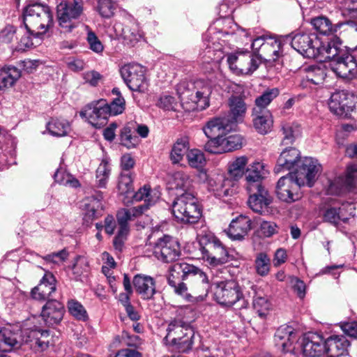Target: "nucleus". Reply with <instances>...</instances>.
Instances as JSON below:
<instances>
[{"instance_id": "f257e3e1", "label": "nucleus", "mask_w": 357, "mask_h": 357, "mask_svg": "<svg viewBox=\"0 0 357 357\" xmlns=\"http://www.w3.org/2000/svg\"><path fill=\"white\" fill-rule=\"evenodd\" d=\"M224 25L220 32L217 34L216 26H211L204 36V45L205 48L201 54L204 63L212 62L215 68L218 67V63L225 57L223 48L224 40H220L219 34L229 35L233 34L235 29L238 30V34L241 38L242 43L245 45L251 42L250 47L255 54H261L263 47L266 42V37L264 36L253 38L250 33L244 29H239L236 24H234L230 19H222L216 22L217 26Z\"/></svg>"}, {"instance_id": "f03ea898", "label": "nucleus", "mask_w": 357, "mask_h": 357, "mask_svg": "<svg viewBox=\"0 0 357 357\" xmlns=\"http://www.w3.org/2000/svg\"><path fill=\"white\" fill-rule=\"evenodd\" d=\"M321 170V166L316 159L306 158L300 169L289 172L278 180L276 185L278 197L287 203L298 200L300 188L305 185L312 187Z\"/></svg>"}, {"instance_id": "7ed1b4c3", "label": "nucleus", "mask_w": 357, "mask_h": 357, "mask_svg": "<svg viewBox=\"0 0 357 357\" xmlns=\"http://www.w3.org/2000/svg\"><path fill=\"white\" fill-rule=\"evenodd\" d=\"M290 40L291 47L309 59H317L321 61H326L337 54V49L333 46V40L324 44L318 36L310 31L297 30L285 36Z\"/></svg>"}, {"instance_id": "20e7f679", "label": "nucleus", "mask_w": 357, "mask_h": 357, "mask_svg": "<svg viewBox=\"0 0 357 357\" xmlns=\"http://www.w3.org/2000/svg\"><path fill=\"white\" fill-rule=\"evenodd\" d=\"M23 22L25 29L33 33L37 37H40L52 25V10L46 4L40 3L29 4L23 10Z\"/></svg>"}, {"instance_id": "39448f33", "label": "nucleus", "mask_w": 357, "mask_h": 357, "mask_svg": "<svg viewBox=\"0 0 357 357\" xmlns=\"http://www.w3.org/2000/svg\"><path fill=\"white\" fill-rule=\"evenodd\" d=\"M214 298L220 305L235 309L246 308L245 301L241 288L237 281L229 280L215 284Z\"/></svg>"}, {"instance_id": "423d86ee", "label": "nucleus", "mask_w": 357, "mask_h": 357, "mask_svg": "<svg viewBox=\"0 0 357 357\" xmlns=\"http://www.w3.org/2000/svg\"><path fill=\"white\" fill-rule=\"evenodd\" d=\"M84 0H61L56 6V19L61 32L70 33L78 26L84 13Z\"/></svg>"}, {"instance_id": "0eeeda50", "label": "nucleus", "mask_w": 357, "mask_h": 357, "mask_svg": "<svg viewBox=\"0 0 357 357\" xmlns=\"http://www.w3.org/2000/svg\"><path fill=\"white\" fill-rule=\"evenodd\" d=\"M175 218L183 223H195L202 215L197 199L192 192L182 193L172 204Z\"/></svg>"}, {"instance_id": "6e6552de", "label": "nucleus", "mask_w": 357, "mask_h": 357, "mask_svg": "<svg viewBox=\"0 0 357 357\" xmlns=\"http://www.w3.org/2000/svg\"><path fill=\"white\" fill-rule=\"evenodd\" d=\"M199 245L202 258L212 266L226 264L232 259L220 240L212 234L201 236Z\"/></svg>"}, {"instance_id": "1a4fd4ad", "label": "nucleus", "mask_w": 357, "mask_h": 357, "mask_svg": "<svg viewBox=\"0 0 357 357\" xmlns=\"http://www.w3.org/2000/svg\"><path fill=\"white\" fill-rule=\"evenodd\" d=\"M333 46L337 49L335 56L326 59L331 61V69L339 77L353 79L357 78V61L354 56L341 48V45L333 40Z\"/></svg>"}, {"instance_id": "9d476101", "label": "nucleus", "mask_w": 357, "mask_h": 357, "mask_svg": "<svg viewBox=\"0 0 357 357\" xmlns=\"http://www.w3.org/2000/svg\"><path fill=\"white\" fill-rule=\"evenodd\" d=\"M121 75L128 88L133 91L144 92L148 88L145 68L138 63L124 65L120 70Z\"/></svg>"}, {"instance_id": "9b49d317", "label": "nucleus", "mask_w": 357, "mask_h": 357, "mask_svg": "<svg viewBox=\"0 0 357 357\" xmlns=\"http://www.w3.org/2000/svg\"><path fill=\"white\" fill-rule=\"evenodd\" d=\"M167 331V337H173L172 343L177 345L181 351L187 352L192 349L195 338L192 327L174 321L169 324Z\"/></svg>"}, {"instance_id": "f8f14e48", "label": "nucleus", "mask_w": 357, "mask_h": 357, "mask_svg": "<svg viewBox=\"0 0 357 357\" xmlns=\"http://www.w3.org/2000/svg\"><path fill=\"white\" fill-rule=\"evenodd\" d=\"M242 146L241 135H216L208 137L204 145V149L210 153L222 154L239 149Z\"/></svg>"}, {"instance_id": "ddd939ff", "label": "nucleus", "mask_w": 357, "mask_h": 357, "mask_svg": "<svg viewBox=\"0 0 357 357\" xmlns=\"http://www.w3.org/2000/svg\"><path fill=\"white\" fill-rule=\"evenodd\" d=\"M153 254L162 262H173L181 255L179 243L172 236L164 235L155 242Z\"/></svg>"}, {"instance_id": "4468645a", "label": "nucleus", "mask_w": 357, "mask_h": 357, "mask_svg": "<svg viewBox=\"0 0 357 357\" xmlns=\"http://www.w3.org/2000/svg\"><path fill=\"white\" fill-rule=\"evenodd\" d=\"M17 335V338L20 341V348L22 346H27L35 352L43 351L51 344L50 331L47 330H31L25 331L23 335H19L13 333Z\"/></svg>"}, {"instance_id": "2eb2a0df", "label": "nucleus", "mask_w": 357, "mask_h": 357, "mask_svg": "<svg viewBox=\"0 0 357 357\" xmlns=\"http://www.w3.org/2000/svg\"><path fill=\"white\" fill-rule=\"evenodd\" d=\"M79 115L82 118H85L89 123L96 129L104 127L110 116L109 109L107 107L105 100H100L86 106L84 110L80 112Z\"/></svg>"}, {"instance_id": "dca6fc26", "label": "nucleus", "mask_w": 357, "mask_h": 357, "mask_svg": "<svg viewBox=\"0 0 357 357\" xmlns=\"http://www.w3.org/2000/svg\"><path fill=\"white\" fill-rule=\"evenodd\" d=\"M355 100L356 97L347 91H337L331 95L328 107L334 114L344 117L353 111Z\"/></svg>"}, {"instance_id": "f3484780", "label": "nucleus", "mask_w": 357, "mask_h": 357, "mask_svg": "<svg viewBox=\"0 0 357 357\" xmlns=\"http://www.w3.org/2000/svg\"><path fill=\"white\" fill-rule=\"evenodd\" d=\"M306 158L301 159L300 151L298 149L292 147L287 148L280 153L274 171L279 174L284 171L295 169L294 172H297Z\"/></svg>"}, {"instance_id": "a211bd4d", "label": "nucleus", "mask_w": 357, "mask_h": 357, "mask_svg": "<svg viewBox=\"0 0 357 357\" xmlns=\"http://www.w3.org/2000/svg\"><path fill=\"white\" fill-rule=\"evenodd\" d=\"M234 181L228 178L224 173L213 172L207 185L209 192L217 197L231 196L233 193Z\"/></svg>"}, {"instance_id": "6ab92c4d", "label": "nucleus", "mask_w": 357, "mask_h": 357, "mask_svg": "<svg viewBox=\"0 0 357 357\" xmlns=\"http://www.w3.org/2000/svg\"><path fill=\"white\" fill-rule=\"evenodd\" d=\"M115 30L119 33L123 43L132 47L144 40V38L139 24L135 20H130L123 24H116Z\"/></svg>"}, {"instance_id": "aec40b11", "label": "nucleus", "mask_w": 357, "mask_h": 357, "mask_svg": "<svg viewBox=\"0 0 357 357\" xmlns=\"http://www.w3.org/2000/svg\"><path fill=\"white\" fill-rule=\"evenodd\" d=\"M302 351L306 357H320L326 353L325 340L316 333H309L302 340Z\"/></svg>"}, {"instance_id": "412c9836", "label": "nucleus", "mask_w": 357, "mask_h": 357, "mask_svg": "<svg viewBox=\"0 0 357 357\" xmlns=\"http://www.w3.org/2000/svg\"><path fill=\"white\" fill-rule=\"evenodd\" d=\"M56 293V279L51 273H46L40 283L31 291L33 298L45 301H54Z\"/></svg>"}, {"instance_id": "4be33fe9", "label": "nucleus", "mask_w": 357, "mask_h": 357, "mask_svg": "<svg viewBox=\"0 0 357 357\" xmlns=\"http://www.w3.org/2000/svg\"><path fill=\"white\" fill-rule=\"evenodd\" d=\"M275 346L283 352H290L293 349V344L297 341V332L291 326L282 325L280 326L274 336Z\"/></svg>"}, {"instance_id": "5701e85b", "label": "nucleus", "mask_w": 357, "mask_h": 357, "mask_svg": "<svg viewBox=\"0 0 357 357\" xmlns=\"http://www.w3.org/2000/svg\"><path fill=\"white\" fill-rule=\"evenodd\" d=\"M251 192H253V195L248 199L250 208L259 213L268 212V207L272 202L268 192L261 185H256Z\"/></svg>"}, {"instance_id": "b1692460", "label": "nucleus", "mask_w": 357, "mask_h": 357, "mask_svg": "<svg viewBox=\"0 0 357 357\" xmlns=\"http://www.w3.org/2000/svg\"><path fill=\"white\" fill-rule=\"evenodd\" d=\"M102 195L100 192L83 199L80 208L83 211V220L85 222L90 223L100 215L102 210Z\"/></svg>"}, {"instance_id": "393cba45", "label": "nucleus", "mask_w": 357, "mask_h": 357, "mask_svg": "<svg viewBox=\"0 0 357 357\" xmlns=\"http://www.w3.org/2000/svg\"><path fill=\"white\" fill-rule=\"evenodd\" d=\"M354 207L351 204L339 208L329 207L324 213V220L334 225H338L340 222L346 223L354 216Z\"/></svg>"}, {"instance_id": "a878e982", "label": "nucleus", "mask_w": 357, "mask_h": 357, "mask_svg": "<svg viewBox=\"0 0 357 357\" xmlns=\"http://www.w3.org/2000/svg\"><path fill=\"white\" fill-rule=\"evenodd\" d=\"M349 346V341L344 335H333L325 340L326 353L328 357L347 355Z\"/></svg>"}, {"instance_id": "bb28decb", "label": "nucleus", "mask_w": 357, "mask_h": 357, "mask_svg": "<svg viewBox=\"0 0 357 357\" xmlns=\"http://www.w3.org/2000/svg\"><path fill=\"white\" fill-rule=\"evenodd\" d=\"M357 169H348L345 176H339L329 182V185L327 188L328 194L339 195L344 189H351L355 185Z\"/></svg>"}, {"instance_id": "cd10ccee", "label": "nucleus", "mask_w": 357, "mask_h": 357, "mask_svg": "<svg viewBox=\"0 0 357 357\" xmlns=\"http://www.w3.org/2000/svg\"><path fill=\"white\" fill-rule=\"evenodd\" d=\"M63 313L64 306L61 303L49 301L43 307L41 317L47 325L53 326L61 321Z\"/></svg>"}, {"instance_id": "c85d7f7f", "label": "nucleus", "mask_w": 357, "mask_h": 357, "mask_svg": "<svg viewBox=\"0 0 357 357\" xmlns=\"http://www.w3.org/2000/svg\"><path fill=\"white\" fill-rule=\"evenodd\" d=\"M237 125L234 121L225 116H217L210 119L203 127L204 134L218 132L219 134H227L236 132Z\"/></svg>"}, {"instance_id": "c756f323", "label": "nucleus", "mask_w": 357, "mask_h": 357, "mask_svg": "<svg viewBox=\"0 0 357 357\" xmlns=\"http://www.w3.org/2000/svg\"><path fill=\"white\" fill-rule=\"evenodd\" d=\"M136 292L144 300H149L155 294V283L153 278L146 275H136L132 280Z\"/></svg>"}, {"instance_id": "7c9ffc66", "label": "nucleus", "mask_w": 357, "mask_h": 357, "mask_svg": "<svg viewBox=\"0 0 357 357\" xmlns=\"http://www.w3.org/2000/svg\"><path fill=\"white\" fill-rule=\"evenodd\" d=\"M216 88V84L211 79H197L194 82L195 91V100L199 101L200 108L206 109L209 106V96L213 89Z\"/></svg>"}, {"instance_id": "2f4dec72", "label": "nucleus", "mask_w": 357, "mask_h": 357, "mask_svg": "<svg viewBox=\"0 0 357 357\" xmlns=\"http://www.w3.org/2000/svg\"><path fill=\"white\" fill-rule=\"evenodd\" d=\"M250 229V218L246 215H240L230 223L227 234L233 240H241Z\"/></svg>"}, {"instance_id": "473e14b6", "label": "nucleus", "mask_w": 357, "mask_h": 357, "mask_svg": "<svg viewBox=\"0 0 357 357\" xmlns=\"http://www.w3.org/2000/svg\"><path fill=\"white\" fill-rule=\"evenodd\" d=\"M268 174V170L266 168L264 163L260 162H255L250 165L246 169L245 180L248 183L247 189L248 191L253 190L256 185L261 179L264 178Z\"/></svg>"}, {"instance_id": "72a5a7b5", "label": "nucleus", "mask_w": 357, "mask_h": 357, "mask_svg": "<svg viewBox=\"0 0 357 357\" xmlns=\"http://www.w3.org/2000/svg\"><path fill=\"white\" fill-rule=\"evenodd\" d=\"M252 117L253 126L258 132L265 134L271 132L273 119L270 110L254 111L252 109Z\"/></svg>"}, {"instance_id": "f704fd0d", "label": "nucleus", "mask_w": 357, "mask_h": 357, "mask_svg": "<svg viewBox=\"0 0 357 357\" xmlns=\"http://www.w3.org/2000/svg\"><path fill=\"white\" fill-rule=\"evenodd\" d=\"M282 43L280 38L266 37L260 57L266 61H276L282 53Z\"/></svg>"}, {"instance_id": "c9c22d12", "label": "nucleus", "mask_w": 357, "mask_h": 357, "mask_svg": "<svg viewBox=\"0 0 357 357\" xmlns=\"http://www.w3.org/2000/svg\"><path fill=\"white\" fill-rule=\"evenodd\" d=\"M229 114L231 118L230 121L237 123L242 122L247 112V105L243 97L231 96L228 100Z\"/></svg>"}, {"instance_id": "e433bc0d", "label": "nucleus", "mask_w": 357, "mask_h": 357, "mask_svg": "<svg viewBox=\"0 0 357 357\" xmlns=\"http://www.w3.org/2000/svg\"><path fill=\"white\" fill-rule=\"evenodd\" d=\"M168 183L172 189L181 190L183 193L191 192L192 179L188 174L179 171L169 176Z\"/></svg>"}, {"instance_id": "4c0bfd02", "label": "nucleus", "mask_w": 357, "mask_h": 357, "mask_svg": "<svg viewBox=\"0 0 357 357\" xmlns=\"http://www.w3.org/2000/svg\"><path fill=\"white\" fill-rule=\"evenodd\" d=\"M144 206H137L129 209L122 208L116 214L119 230L129 232L128 222L140 215L144 212Z\"/></svg>"}, {"instance_id": "58836bf2", "label": "nucleus", "mask_w": 357, "mask_h": 357, "mask_svg": "<svg viewBox=\"0 0 357 357\" xmlns=\"http://www.w3.org/2000/svg\"><path fill=\"white\" fill-rule=\"evenodd\" d=\"M195 270V266L192 264L185 262L175 263L169 268L167 280H171L174 284L173 280H186Z\"/></svg>"}, {"instance_id": "ea45409f", "label": "nucleus", "mask_w": 357, "mask_h": 357, "mask_svg": "<svg viewBox=\"0 0 357 357\" xmlns=\"http://www.w3.org/2000/svg\"><path fill=\"white\" fill-rule=\"evenodd\" d=\"M248 162V158L241 155L235 158L227 165V172L229 176L235 181L239 180L246 172V166Z\"/></svg>"}, {"instance_id": "a19ab883", "label": "nucleus", "mask_w": 357, "mask_h": 357, "mask_svg": "<svg viewBox=\"0 0 357 357\" xmlns=\"http://www.w3.org/2000/svg\"><path fill=\"white\" fill-rule=\"evenodd\" d=\"M20 341L17 335L10 330V327H5L0 330V351H11L18 349Z\"/></svg>"}, {"instance_id": "79ce46f5", "label": "nucleus", "mask_w": 357, "mask_h": 357, "mask_svg": "<svg viewBox=\"0 0 357 357\" xmlns=\"http://www.w3.org/2000/svg\"><path fill=\"white\" fill-rule=\"evenodd\" d=\"M304 75L303 78L314 85L323 84L326 77V69L324 66H310L302 69Z\"/></svg>"}, {"instance_id": "37998d69", "label": "nucleus", "mask_w": 357, "mask_h": 357, "mask_svg": "<svg viewBox=\"0 0 357 357\" xmlns=\"http://www.w3.org/2000/svg\"><path fill=\"white\" fill-rule=\"evenodd\" d=\"M21 77L20 70L14 66L3 68L0 70V89L12 86Z\"/></svg>"}, {"instance_id": "c03bdc74", "label": "nucleus", "mask_w": 357, "mask_h": 357, "mask_svg": "<svg viewBox=\"0 0 357 357\" xmlns=\"http://www.w3.org/2000/svg\"><path fill=\"white\" fill-rule=\"evenodd\" d=\"M133 199V201L139 202L144 200L145 204H141L140 206H144V211L146 210L149 206L154 204L159 199V194L158 192L151 191L150 188L144 186L139 189V190L135 194H130Z\"/></svg>"}, {"instance_id": "a18cd8bd", "label": "nucleus", "mask_w": 357, "mask_h": 357, "mask_svg": "<svg viewBox=\"0 0 357 357\" xmlns=\"http://www.w3.org/2000/svg\"><path fill=\"white\" fill-rule=\"evenodd\" d=\"M259 66V61L255 58L249 52H240V59L238 60V65L237 70L242 73H251Z\"/></svg>"}, {"instance_id": "49530a36", "label": "nucleus", "mask_w": 357, "mask_h": 357, "mask_svg": "<svg viewBox=\"0 0 357 357\" xmlns=\"http://www.w3.org/2000/svg\"><path fill=\"white\" fill-rule=\"evenodd\" d=\"M278 95L279 91L276 88L265 91L261 95L256 98L252 109L254 111L268 110L267 107Z\"/></svg>"}, {"instance_id": "de8ad7c7", "label": "nucleus", "mask_w": 357, "mask_h": 357, "mask_svg": "<svg viewBox=\"0 0 357 357\" xmlns=\"http://www.w3.org/2000/svg\"><path fill=\"white\" fill-rule=\"evenodd\" d=\"M47 128L50 134H68L71 131V125L61 117L53 118L47 123Z\"/></svg>"}, {"instance_id": "09e8293b", "label": "nucleus", "mask_w": 357, "mask_h": 357, "mask_svg": "<svg viewBox=\"0 0 357 357\" xmlns=\"http://www.w3.org/2000/svg\"><path fill=\"white\" fill-rule=\"evenodd\" d=\"M189 148V141L187 137L178 139L174 144L170 158L173 163H178L183 159V157L187 149Z\"/></svg>"}, {"instance_id": "8fccbe9b", "label": "nucleus", "mask_w": 357, "mask_h": 357, "mask_svg": "<svg viewBox=\"0 0 357 357\" xmlns=\"http://www.w3.org/2000/svg\"><path fill=\"white\" fill-rule=\"evenodd\" d=\"M157 107L165 111H179L181 103L172 95L163 93L160 96L156 102Z\"/></svg>"}, {"instance_id": "3c124183", "label": "nucleus", "mask_w": 357, "mask_h": 357, "mask_svg": "<svg viewBox=\"0 0 357 357\" xmlns=\"http://www.w3.org/2000/svg\"><path fill=\"white\" fill-rule=\"evenodd\" d=\"M186 158L189 166L196 169L204 168L206 164L204 153L197 149L189 150L186 153Z\"/></svg>"}, {"instance_id": "603ef678", "label": "nucleus", "mask_w": 357, "mask_h": 357, "mask_svg": "<svg viewBox=\"0 0 357 357\" xmlns=\"http://www.w3.org/2000/svg\"><path fill=\"white\" fill-rule=\"evenodd\" d=\"M89 271L87 259L84 257H77L75 263L72 266V273L75 280H80L82 276Z\"/></svg>"}, {"instance_id": "864d4df0", "label": "nucleus", "mask_w": 357, "mask_h": 357, "mask_svg": "<svg viewBox=\"0 0 357 357\" xmlns=\"http://www.w3.org/2000/svg\"><path fill=\"white\" fill-rule=\"evenodd\" d=\"M104 137L109 142L114 139L119 140L120 144L127 149L135 148L139 143L138 135H104Z\"/></svg>"}, {"instance_id": "5fc2aeb1", "label": "nucleus", "mask_w": 357, "mask_h": 357, "mask_svg": "<svg viewBox=\"0 0 357 357\" xmlns=\"http://www.w3.org/2000/svg\"><path fill=\"white\" fill-rule=\"evenodd\" d=\"M97 11L103 18H110L115 13L116 4L113 0H98Z\"/></svg>"}, {"instance_id": "6e6d98bb", "label": "nucleus", "mask_w": 357, "mask_h": 357, "mask_svg": "<svg viewBox=\"0 0 357 357\" xmlns=\"http://www.w3.org/2000/svg\"><path fill=\"white\" fill-rule=\"evenodd\" d=\"M255 268L261 276L267 275L271 269V259L264 252L259 253L255 259Z\"/></svg>"}, {"instance_id": "4d7b16f0", "label": "nucleus", "mask_w": 357, "mask_h": 357, "mask_svg": "<svg viewBox=\"0 0 357 357\" xmlns=\"http://www.w3.org/2000/svg\"><path fill=\"white\" fill-rule=\"evenodd\" d=\"M118 189L121 194L129 197L132 194V178L129 172H122L120 175L118 183Z\"/></svg>"}, {"instance_id": "13d9d810", "label": "nucleus", "mask_w": 357, "mask_h": 357, "mask_svg": "<svg viewBox=\"0 0 357 357\" xmlns=\"http://www.w3.org/2000/svg\"><path fill=\"white\" fill-rule=\"evenodd\" d=\"M253 307L259 317L265 318L271 309V303L266 297L256 295L253 299Z\"/></svg>"}, {"instance_id": "bf43d9fd", "label": "nucleus", "mask_w": 357, "mask_h": 357, "mask_svg": "<svg viewBox=\"0 0 357 357\" xmlns=\"http://www.w3.org/2000/svg\"><path fill=\"white\" fill-rule=\"evenodd\" d=\"M314 29L321 34L328 35L331 33L333 27L331 21L325 17H318L311 21Z\"/></svg>"}, {"instance_id": "052dcab7", "label": "nucleus", "mask_w": 357, "mask_h": 357, "mask_svg": "<svg viewBox=\"0 0 357 357\" xmlns=\"http://www.w3.org/2000/svg\"><path fill=\"white\" fill-rule=\"evenodd\" d=\"M87 30L86 41L89 45V49L96 54H102L104 50V46L96 36V34L89 27L86 26Z\"/></svg>"}, {"instance_id": "680f3d73", "label": "nucleus", "mask_w": 357, "mask_h": 357, "mask_svg": "<svg viewBox=\"0 0 357 357\" xmlns=\"http://www.w3.org/2000/svg\"><path fill=\"white\" fill-rule=\"evenodd\" d=\"M68 311L78 320L85 321L88 316L84 306L77 301L72 299L68 302Z\"/></svg>"}, {"instance_id": "e2e57ef3", "label": "nucleus", "mask_w": 357, "mask_h": 357, "mask_svg": "<svg viewBox=\"0 0 357 357\" xmlns=\"http://www.w3.org/2000/svg\"><path fill=\"white\" fill-rule=\"evenodd\" d=\"M135 132H137V134H148L149 129L144 124H138L136 121H130L124 126L120 134H131Z\"/></svg>"}, {"instance_id": "0e129e2a", "label": "nucleus", "mask_w": 357, "mask_h": 357, "mask_svg": "<svg viewBox=\"0 0 357 357\" xmlns=\"http://www.w3.org/2000/svg\"><path fill=\"white\" fill-rule=\"evenodd\" d=\"M184 280H173L174 284L171 282V280H167L168 284L171 286L176 294L182 296L188 301H192L193 297L189 294L186 284L183 282Z\"/></svg>"}, {"instance_id": "69168bd1", "label": "nucleus", "mask_w": 357, "mask_h": 357, "mask_svg": "<svg viewBox=\"0 0 357 357\" xmlns=\"http://www.w3.org/2000/svg\"><path fill=\"white\" fill-rule=\"evenodd\" d=\"M68 257V252L66 249L56 252H52L43 257L44 260L50 264H60L65 261Z\"/></svg>"}, {"instance_id": "338daca9", "label": "nucleus", "mask_w": 357, "mask_h": 357, "mask_svg": "<svg viewBox=\"0 0 357 357\" xmlns=\"http://www.w3.org/2000/svg\"><path fill=\"white\" fill-rule=\"evenodd\" d=\"M107 107L109 109L110 115H118L125 109V100L122 96L114 98L110 104L107 103Z\"/></svg>"}, {"instance_id": "774afa93", "label": "nucleus", "mask_w": 357, "mask_h": 357, "mask_svg": "<svg viewBox=\"0 0 357 357\" xmlns=\"http://www.w3.org/2000/svg\"><path fill=\"white\" fill-rule=\"evenodd\" d=\"M33 38H39L40 37H37L33 33H31V31L26 29V33L22 36L18 43L19 50H25L26 48L33 47L34 45Z\"/></svg>"}]
</instances>
